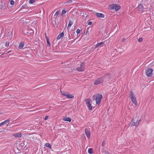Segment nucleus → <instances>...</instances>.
Here are the masks:
<instances>
[{"mask_svg":"<svg viewBox=\"0 0 154 154\" xmlns=\"http://www.w3.org/2000/svg\"><path fill=\"white\" fill-rule=\"evenodd\" d=\"M102 97V95L98 94L94 95L93 96L92 98L94 100L96 101V104H97L98 105H99L101 102Z\"/></svg>","mask_w":154,"mask_h":154,"instance_id":"f257e3e1","label":"nucleus"},{"mask_svg":"<svg viewBox=\"0 0 154 154\" xmlns=\"http://www.w3.org/2000/svg\"><path fill=\"white\" fill-rule=\"evenodd\" d=\"M130 97L131 101L135 106H137V102L135 95L132 91H130Z\"/></svg>","mask_w":154,"mask_h":154,"instance_id":"f03ea898","label":"nucleus"},{"mask_svg":"<svg viewBox=\"0 0 154 154\" xmlns=\"http://www.w3.org/2000/svg\"><path fill=\"white\" fill-rule=\"evenodd\" d=\"M141 122V119L140 118H138L136 122H133V121L130 123V125L131 126H135L137 127Z\"/></svg>","mask_w":154,"mask_h":154,"instance_id":"7ed1b4c3","label":"nucleus"},{"mask_svg":"<svg viewBox=\"0 0 154 154\" xmlns=\"http://www.w3.org/2000/svg\"><path fill=\"white\" fill-rule=\"evenodd\" d=\"M85 63L83 62L80 64V66L77 68L76 70L78 72H82L85 69Z\"/></svg>","mask_w":154,"mask_h":154,"instance_id":"20e7f679","label":"nucleus"},{"mask_svg":"<svg viewBox=\"0 0 154 154\" xmlns=\"http://www.w3.org/2000/svg\"><path fill=\"white\" fill-rule=\"evenodd\" d=\"M105 76H103L101 77L98 78L94 82V84L96 85H98L102 83L103 81Z\"/></svg>","mask_w":154,"mask_h":154,"instance_id":"39448f33","label":"nucleus"},{"mask_svg":"<svg viewBox=\"0 0 154 154\" xmlns=\"http://www.w3.org/2000/svg\"><path fill=\"white\" fill-rule=\"evenodd\" d=\"M110 9L111 10H115L116 11H117L119 10L121 8L120 6L118 5L114 4H111L109 6Z\"/></svg>","mask_w":154,"mask_h":154,"instance_id":"423d86ee","label":"nucleus"},{"mask_svg":"<svg viewBox=\"0 0 154 154\" xmlns=\"http://www.w3.org/2000/svg\"><path fill=\"white\" fill-rule=\"evenodd\" d=\"M153 69L151 68H148L146 70V74L147 76L149 77H151L152 75Z\"/></svg>","mask_w":154,"mask_h":154,"instance_id":"0eeeda50","label":"nucleus"},{"mask_svg":"<svg viewBox=\"0 0 154 154\" xmlns=\"http://www.w3.org/2000/svg\"><path fill=\"white\" fill-rule=\"evenodd\" d=\"M85 132L86 136L88 138H90V131L89 128H86L85 129Z\"/></svg>","mask_w":154,"mask_h":154,"instance_id":"6e6552de","label":"nucleus"},{"mask_svg":"<svg viewBox=\"0 0 154 154\" xmlns=\"http://www.w3.org/2000/svg\"><path fill=\"white\" fill-rule=\"evenodd\" d=\"M138 10L140 11L141 13H143V12L144 7L142 4H140L139 5L138 7Z\"/></svg>","mask_w":154,"mask_h":154,"instance_id":"1a4fd4ad","label":"nucleus"},{"mask_svg":"<svg viewBox=\"0 0 154 154\" xmlns=\"http://www.w3.org/2000/svg\"><path fill=\"white\" fill-rule=\"evenodd\" d=\"M13 136L15 137H20L22 136V134L20 133H17L14 134Z\"/></svg>","mask_w":154,"mask_h":154,"instance_id":"9d476101","label":"nucleus"},{"mask_svg":"<svg viewBox=\"0 0 154 154\" xmlns=\"http://www.w3.org/2000/svg\"><path fill=\"white\" fill-rule=\"evenodd\" d=\"M95 14L98 17L101 18H104V15L102 13H96Z\"/></svg>","mask_w":154,"mask_h":154,"instance_id":"9b49d317","label":"nucleus"},{"mask_svg":"<svg viewBox=\"0 0 154 154\" xmlns=\"http://www.w3.org/2000/svg\"><path fill=\"white\" fill-rule=\"evenodd\" d=\"M64 33L63 32H62L61 33H60L57 36V40H58L60 39V38H61L62 37L64 36Z\"/></svg>","mask_w":154,"mask_h":154,"instance_id":"f8f14e48","label":"nucleus"},{"mask_svg":"<svg viewBox=\"0 0 154 154\" xmlns=\"http://www.w3.org/2000/svg\"><path fill=\"white\" fill-rule=\"evenodd\" d=\"M63 120L70 122L71 121V119L69 117H65L63 118Z\"/></svg>","mask_w":154,"mask_h":154,"instance_id":"ddd939ff","label":"nucleus"},{"mask_svg":"<svg viewBox=\"0 0 154 154\" xmlns=\"http://www.w3.org/2000/svg\"><path fill=\"white\" fill-rule=\"evenodd\" d=\"M9 122L10 120L9 119H8L2 122V123L3 125H8V124H9Z\"/></svg>","mask_w":154,"mask_h":154,"instance_id":"4468645a","label":"nucleus"},{"mask_svg":"<svg viewBox=\"0 0 154 154\" xmlns=\"http://www.w3.org/2000/svg\"><path fill=\"white\" fill-rule=\"evenodd\" d=\"M66 97L67 98L71 99L73 98L74 95L72 94H68L66 95Z\"/></svg>","mask_w":154,"mask_h":154,"instance_id":"2eb2a0df","label":"nucleus"},{"mask_svg":"<svg viewBox=\"0 0 154 154\" xmlns=\"http://www.w3.org/2000/svg\"><path fill=\"white\" fill-rule=\"evenodd\" d=\"M24 46V43L23 42H21L18 48L19 49H21Z\"/></svg>","mask_w":154,"mask_h":154,"instance_id":"dca6fc26","label":"nucleus"},{"mask_svg":"<svg viewBox=\"0 0 154 154\" xmlns=\"http://www.w3.org/2000/svg\"><path fill=\"white\" fill-rule=\"evenodd\" d=\"M86 104L90 110H91L92 109V107L90 103H88Z\"/></svg>","mask_w":154,"mask_h":154,"instance_id":"f3484780","label":"nucleus"},{"mask_svg":"<svg viewBox=\"0 0 154 154\" xmlns=\"http://www.w3.org/2000/svg\"><path fill=\"white\" fill-rule=\"evenodd\" d=\"M73 23V22L72 21V20H69V23L67 27L69 28H70L71 27L72 25V24Z\"/></svg>","mask_w":154,"mask_h":154,"instance_id":"a211bd4d","label":"nucleus"},{"mask_svg":"<svg viewBox=\"0 0 154 154\" xmlns=\"http://www.w3.org/2000/svg\"><path fill=\"white\" fill-rule=\"evenodd\" d=\"M60 92L61 95L63 96H66L67 94V93L66 91H62L61 90Z\"/></svg>","mask_w":154,"mask_h":154,"instance_id":"6ab92c4d","label":"nucleus"},{"mask_svg":"<svg viewBox=\"0 0 154 154\" xmlns=\"http://www.w3.org/2000/svg\"><path fill=\"white\" fill-rule=\"evenodd\" d=\"M45 146L46 147H48V148H51V145L49 143H46L45 144Z\"/></svg>","mask_w":154,"mask_h":154,"instance_id":"aec40b11","label":"nucleus"},{"mask_svg":"<svg viewBox=\"0 0 154 154\" xmlns=\"http://www.w3.org/2000/svg\"><path fill=\"white\" fill-rule=\"evenodd\" d=\"M91 101V99L89 98L86 99L85 100V101L86 102V104L90 103Z\"/></svg>","mask_w":154,"mask_h":154,"instance_id":"412c9836","label":"nucleus"},{"mask_svg":"<svg viewBox=\"0 0 154 154\" xmlns=\"http://www.w3.org/2000/svg\"><path fill=\"white\" fill-rule=\"evenodd\" d=\"M88 153L90 154H92L93 152V149L91 148L88 149Z\"/></svg>","mask_w":154,"mask_h":154,"instance_id":"4be33fe9","label":"nucleus"},{"mask_svg":"<svg viewBox=\"0 0 154 154\" xmlns=\"http://www.w3.org/2000/svg\"><path fill=\"white\" fill-rule=\"evenodd\" d=\"M103 42H100L95 45V48H97L100 47L101 45L103 44Z\"/></svg>","mask_w":154,"mask_h":154,"instance_id":"5701e85b","label":"nucleus"},{"mask_svg":"<svg viewBox=\"0 0 154 154\" xmlns=\"http://www.w3.org/2000/svg\"><path fill=\"white\" fill-rule=\"evenodd\" d=\"M45 37L47 38V44L48 45H49V46H50L51 45V44L50 43L49 41V39L47 37V36L46 35V33H45Z\"/></svg>","mask_w":154,"mask_h":154,"instance_id":"b1692460","label":"nucleus"},{"mask_svg":"<svg viewBox=\"0 0 154 154\" xmlns=\"http://www.w3.org/2000/svg\"><path fill=\"white\" fill-rule=\"evenodd\" d=\"M59 14L60 11H57L54 15V17H57Z\"/></svg>","mask_w":154,"mask_h":154,"instance_id":"393cba45","label":"nucleus"},{"mask_svg":"<svg viewBox=\"0 0 154 154\" xmlns=\"http://www.w3.org/2000/svg\"><path fill=\"white\" fill-rule=\"evenodd\" d=\"M66 11L65 9H63L62 11V14H66Z\"/></svg>","mask_w":154,"mask_h":154,"instance_id":"a878e982","label":"nucleus"},{"mask_svg":"<svg viewBox=\"0 0 154 154\" xmlns=\"http://www.w3.org/2000/svg\"><path fill=\"white\" fill-rule=\"evenodd\" d=\"M35 0H29V2L30 3H33L35 2Z\"/></svg>","mask_w":154,"mask_h":154,"instance_id":"bb28decb","label":"nucleus"},{"mask_svg":"<svg viewBox=\"0 0 154 154\" xmlns=\"http://www.w3.org/2000/svg\"><path fill=\"white\" fill-rule=\"evenodd\" d=\"M143 40V38H139L138 39V41L139 42H141Z\"/></svg>","mask_w":154,"mask_h":154,"instance_id":"cd10ccee","label":"nucleus"},{"mask_svg":"<svg viewBox=\"0 0 154 154\" xmlns=\"http://www.w3.org/2000/svg\"><path fill=\"white\" fill-rule=\"evenodd\" d=\"M14 2L13 0H11L10 2V4L12 5H14Z\"/></svg>","mask_w":154,"mask_h":154,"instance_id":"c85d7f7f","label":"nucleus"},{"mask_svg":"<svg viewBox=\"0 0 154 154\" xmlns=\"http://www.w3.org/2000/svg\"><path fill=\"white\" fill-rule=\"evenodd\" d=\"M76 32L77 34H79L80 32V31L79 29H78L76 31Z\"/></svg>","mask_w":154,"mask_h":154,"instance_id":"c756f323","label":"nucleus"},{"mask_svg":"<svg viewBox=\"0 0 154 154\" xmlns=\"http://www.w3.org/2000/svg\"><path fill=\"white\" fill-rule=\"evenodd\" d=\"M1 3H2V4L1 5H0V7H1V8H3V6H4V4L2 2V1H1Z\"/></svg>","mask_w":154,"mask_h":154,"instance_id":"7c9ffc66","label":"nucleus"},{"mask_svg":"<svg viewBox=\"0 0 154 154\" xmlns=\"http://www.w3.org/2000/svg\"><path fill=\"white\" fill-rule=\"evenodd\" d=\"M72 2V0H69L68 2H66V3H71Z\"/></svg>","mask_w":154,"mask_h":154,"instance_id":"2f4dec72","label":"nucleus"},{"mask_svg":"<svg viewBox=\"0 0 154 154\" xmlns=\"http://www.w3.org/2000/svg\"><path fill=\"white\" fill-rule=\"evenodd\" d=\"M48 116H45V118H44V119L45 120H47L48 119Z\"/></svg>","mask_w":154,"mask_h":154,"instance_id":"473e14b6","label":"nucleus"},{"mask_svg":"<svg viewBox=\"0 0 154 154\" xmlns=\"http://www.w3.org/2000/svg\"><path fill=\"white\" fill-rule=\"evenodd\" d=\"M9 42H7L6 43V46L7 47H8L9 46Z\"/></svg>","mask_w":154,"mask_h":154,"instance_id":"72a5a7b5","label":"nucleus"},{"mask_svg":"<svg viewBox=\"0 0 154 154\" xmlns=\"http://www.w3.org/2000/svg\"><path fill=\"white\" fill-rule=\"evenodd\" d=\"M105 154H111L109 152L107 151H105Z\"/></svg>","mask_w":154,"mask_h":154,"instance_id":"f704fd0d","label":"nucleus"},{"mask_svg":"<svg viewBox=\"0 0 154 154\" xmlns=\"http://www.w3.org/2000/svg\"><path fill=\"white\" fill-rule=\"evenodd\" d=\"M92 23V22H89L88 23V25H91Z\"/></svg>","mask_w":154,"mask_h":154,"instance_id":"c9c22d12","label":"nucleus"},{"mask_svg":"<svg viewBox=\"0 0 154 154\" xmlns=\"http://www.w3.org/2000/svg\"><path fill=\"white\" fill-rule=\"evenodd\" d=\"M3 125H2V122L0 123V127L2 126Z\"/></svg>","mask_w":154,"mask_h":154,"instance_id":"e433bc0d","label":"nucleus"},{"mask_svg":"<svg viewBox=\"0 0 154 154\" xmlns=\"http://www.w3.org/2000/svg\"><path fill=\"white\" fill-rule=\"evenodd\" d=\"M104 143H103V142L102 143V146H104Z\"/></svg>","mask_w":154,"mask_h":154,"instance_id":"4c0bfd02","label":"nucleus"},{"mask_svg":"<svg viewBox=\"0 0 154 154\" xmlns=\"http://www.w3.org/2000/svg\"><path fill=\"white\" fill-rule=\"evenodd\" d=\"M11 37L10 38H12V35H11Z\"/></svg>","mask_w":154,"mask_h":154,"instance_id":"58836bf2","label":"nucleus"},{"mask_svg":"<svg viewBox=\"0 0 154 154\" xmlns=\"http://www.w3.org/2000/svg\"><path fill=\"white\" fill-rule=\"evenodd\" d=\"M137 119V116H136L135 118V119Z\"/></svg>","mask_w":154,"mask_h":154,"instance_id":"ea45409f","label":"nucleus"},{"mask_svg":"<svg viewBox=\"0 0 154 154\" xmlns=\"http://www.w3.org/2000/svg\"><path fill=\"white\" fill-rule=\"evenodd\" d=\"M123 40H124L125 41V38H124L123 39Z\"/></svg>","mask_w":154,"mask_h":154,"instance_id":"a19ab883","label":"nucleus"},{"mask_svg":"<svg viewBox=\"0 0 154 154\" xmlns=\"http://www.w3.org/2000/svg\"><path fill=\"white\" fill-rule=\"evenodd\" d=\"M28 154L26 153V154Z\"/></svg>","mask_w":154,"mask_h":154,"instance_id":"79ce46f5","label":"nucleus"}]
</instances>
